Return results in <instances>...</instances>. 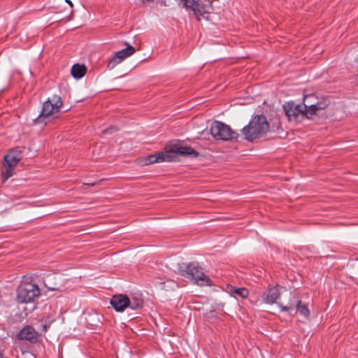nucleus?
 Returning a JSON list of instances; mask_svg holds the SVG:
<instances>
[{"mask_svg":"<svg viewBox=\"0 0 358 358\" xmlns=\"http://www.w3.org/2000/svg\"><path fill=\"white\" fill-rule=\"evenodd\" d=\"M129 298L124 294L114 295L110 299V304L116 311L122 312L128 307Z\"/></svg>","mask_w":358,"mask_h":358,"instance_id":"obj_11","label":"nucleus"},{"mask_svg":"<svg viewBox=\"0 0 358 358\" xmlns=\"http://www.w3.org/2000/svg\"><path fill=\"white\" fill-rule=\"evenodd\" d=\"M329 105V101L322 98H318L315 94L306 95L303 99V106H306V114L310 118L316 114V112L324 109Z\"/></svg>","mask_w":358,"mask_h":358,"instance_id":"obj_7","label":"nucleus"},{"mask_svg":"<svg viewBox=\"0 0 358 358\" xmlns=\"http://www.w3.org/2000/svg\"><path fill=\"white\" fill-rule=\"evenodd\" d=\"M5 171L2 173V176L3 178V182L10 178L13 176V170L15 166H9L7 164H4Z\"/></svg>","mask_w":358,"mask_h":358,"instance_id":"obj_19","label":"nucleus"},{"mask_svg":"<svg viewBox=\"0 0 358 358\" xmlns=\"http://www.w3.org/2000/svg\"><path fill=\"white\" fill-rule=\"evenodd\" d=\"M231 292V293L238 295L243 299L247 298L249 294L248 290L244 287L232 288Z\"/></svg>","mask_w":358,"mask_h":358,"instance_id":"obj_18","label":"nucleus"},{"mask_svg":"<svg viewBox=\"0 0 358 358\" xmlns=\"http://www.w3.org/2000/svg\"><path fill=\"white\" fill-rule=\"evenodd\" d=\"M17 338L20 340L36 343L39 338V335L33 327L26 326L19 332Z\"/></svg>","mask_w":358,"mask_h":358,"instance_id":"obj_13","label":"nucleus"},{"mask_svg":"<svg viewBox=\"0 0 358 358\" xmlns=\"http://www.w3.org/2000/svg\"><path fill=\"white\" fill-rule=\"evenodd\" d=\"M41 294L38 285L31 282H22L17 289L16 301L20 303H27L34 301Z\"/></svg>","mask_w":358,"mask_h":358,"instance_id":"obj_4","label":"nucleus"},{"mask_svg":"<svg viewBox=\"0 0 358 358\" xmlns=\"http://www.w3.org/2000/svg\"><path fill=\"white\" fill-rule=\"evenodd\" d=\"M71 75L76 79L83 78L87 72L86 66L83 64H74L71 68Z\"/></svg>","mask_w":358,"mask_h":358,"instance_id":"obj_16","label":"nucleus"},{"mask_svg":"<svg viewBox=\"0 0 358 358\" xmlns=\"http://www.w3.org/2000/svg\"><path fill=\"white\" fill-rule=\"evenodd\" d=\"M117 131L115 127H110V128H108L107 129L104 130L103 132V134H107V133H113V131Z\"/></svg>","mask_w":358,"mask_h":358,"instance_id":"obj_20","label":"nucleus"},{"mask_svg":"<svg viewBox=\"0 0 358 358\" xmlns=\"http://www.w3.org/2000/svg\"><path fill=\"white\" fill-rule=\"evenodd\" d=\"M143 300L140 296H134L129 299V303L128 308L131 310H137L143 306Z\"/></svg>","mask_w":358,"mask_h":358,"instance_id":"obj_17","label":"nucleus"},{"mask_svg":"<svg viewBox=\"0 0 358 358\" xmlns=\"http://www.w3.org/2000/svg\"><path fill=\"white\" fill-rule=\"evenodd\" d=\"M262 297L266 303L273 304L279 299L280 292L276 287H269L267 291L264 293Z\"/></svg>","mask_w":358,"mask_h":358,"instance_id":"obj_15","label":"nucleus"},{"mask_svg":"<svg viewBox=\"0 0 358 358\" xmlns=\"http://www.w3.org/2000/svg\"><path fill=\"white\" fill-rule=\"evenodd\" d=\"M21 159L22 152L18 149H14L4 157V164L9 166H15Z\"/></svg>","mask_w":358,"mask_h":358,"instance_id":"obj_14","label":"nucleus"},{"mask_svg":"<svg viewBox=\"0 0 358 358\" xmlns=\"http://www.w3.org/2000/svg\"><path fill=\"white\" fill-rule=\"evenodd\" d=\"M284 110L289 120L299 122L304 117L310 119L306 114V106L303 104H295L294 102H287L284 106Z\"/></svg>","mask_w":358,"mask_h":358,"instance_id":"obj_8","label":"nucleus"},{"mask_svg":"<svg viewBox=\"0 0 358 358\" xmlns=\"http://www.w3.org/2000/svg\"><path fill=\"white\" fill-rule=\"evenodd\" d=\"M278 306L280 307V310L283 312L287 311L291 313L292 311L297 310L301 315L306 318L310 316V310L308 306L306 304L302 303L301 300L295 296L292 297L288 305L284 306L278 303Z\"/></svg>","mask_w":358,"mask_h":358,"instance_id":"obj_10","label":"nucleus"},{"mask_svg":"<svg viewBox=\"0 0 358 358\" xmlns=\"http://www.w3.org/2000/svg\"><path fill=\"white\" fill-rule=\"evenodd\" d=\"M65 1L71 6V7H73V3L71 2V0H65Z\"/></svg>","mask_w":358,"mask_h":358,"instance_id":"obj_21","label":"nucleus"},{"mask_svg":"<svg viewBox=\"0 0 358 358\" xmlns=\"http://www.w3.org/2000/svg\"><path fill=\"white\" fill-rule=\"evenodd\" d=\"M124 45L126 48L116 52L108 59L107 66L109 70L113 69L117 64L135 53L136 50L132 45L128 43H125Z\"/></svg>","mask_w":358,"mask_h":358,"instance_id":"obj_9","label":"nucleus"},{"mask_svg":"<svg viewBox=\"0 0 358 358\" xmlns=\"http://www.w3.org/2000/svg\"><path fill=\"white\" fill-rule=\"evenodd\" d=\"M62 101L59 95L54 94L43 103L42 110L36 118V123L46 124L48 122L56 118L60 112Z\"/></svg>","mask_w":358,"mask_h":358,"instance_id":"obj_3","label":"nucleus"},{"mask_svg":"<svg viewBox=\"0 0 358 358\" xmlns=\"http://www.w3.org/2000/svg\"><path fill=\"white\" fill-rule=\"evenodd\" d=\"M178 155L196 157L199 155V153L191 147L173 144L169 148L166 147L165 152L148 155L142 163L143 165H148L154 163L173 162Z\"/></svg>","mask_w":358,"mask_h":358,"instance_id":"obj_1","label":"nucleus"},{"mask_svg":"<svg viewBox=\"0 0 358 358\" xmlns=\"http://www.w3.org/2000/svg\"><path fill=\"white\" fill-rule=\"evenodd\" d=\"M183 6L187 11H192L194 15L199 19V15H202L206 13L204 7L200 5L196 0H182Z\"/></svg>","mask_w":358,"mask_h":358,"instance_id":"obj_12","label":"nucleus"},{"mask_svg":"<svg viewBox=\"0 0 358 358\" xmlns=\"http://www.w3.org/2000/svg\"><path fill=\"white\" fill-rule=\"evenodd\" d=\"M210 134L217 140L230 141L237 138L238 134L230 127L220 121H214L210 126Z\"/></svg>","mask_w":358,"mask_h":358,"instance_id":"obj_5","label":"nucleus"},{"mask_svg":"<svg viewBox=\"0 0 358 358\" xmlns=\"http://www.w3.org/2000/svg\"><path fill=\"white\" fill-rule=\"evenodd\" d=\"M182 275L192 279L198 285H212L209 277L203 272V268L194 264H189L183 271Z\"/></svg>","mask_w":358,"mask_h":358,"instance_id":"obj_6","label":"nucleus"},{"mask_svg":"<svg viewBox=\"0 0 358 358\" xmlns=\"http://www.w3.org/2000/svg\"><path fill=\"white\" fill-rule=\"evenodd\" d=\"M269 130V123L263 115H257L252 117L248 125L241 129L244 138L253 141L264 136Z\"/></svg>","mask_w":358,"mask_h":358,"instance_id":"obj_2","label":"nucleus"}]
</instances>
